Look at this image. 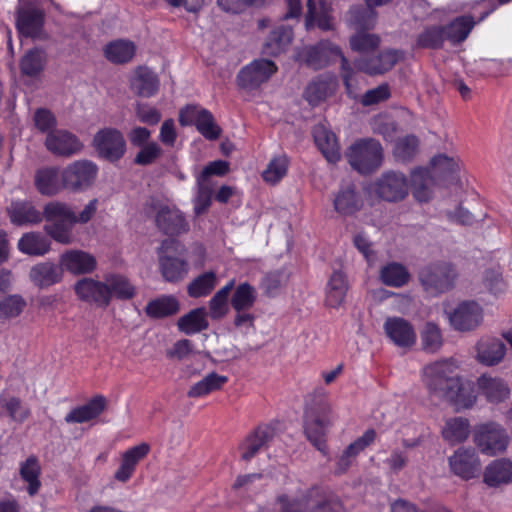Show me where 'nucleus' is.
I'll return each instance as SVG.
<instances>
[{
    "label": "nucleus",
    "instance_id": "nucleus-1",
    "mask_svg": "<svg viewBox=\"0 0 512 512\" xmlns=\"http://www.w3.org/2000/svg\"><path fill=\"white\" fill-rule=\"evenodd\" d=\"M422 381L431 396L448 402L457 411L471 408L476 402L474 385L455 375L452 360H439L424 366Z\"/></svg>",
    "mask_w": 512,
    "mask_h": 512
},
{
    "label": "nucleus",
    "instance_id": "nucleus-2",
    "mask_svg": "<svg viewBox=\"0 0 512 512\" xmlns=\"http://www.w3.org/2000/svg\"><path fill=\"white\" fill-rule=\"evenodd\" d=\"M275 512H345L341 498L328 486L313 484L295 496L280 493L275 497Z\"/></svg>",
    "mask_w": 512,
    "mask_h": 512
},
{
    "label": "nucleus",
    "instance_id": "nucleus-3",
    "mask_svg": "<svg viewBox=\"0 0 512 512\" xmlns=\"http://www.w3.org/2000/svg\"><path fill=\"white\" fill-rule=\"evenodd\" d=\"M334 416L325 392L312 395L304 408L303 431L307 440L322 455H328L327 435L333 425Z\"/></svg>",
    "mask_w": 512,
    "mask_h": 512
},
{
    "label": "nucleus",
    "instance_id": "nucleus-4",
    "mask_svg": "<svg viewBox=\"0 0 512 512\" xmlns=\"http://www.w3.org/2000/svg\"><path fill=\"white\" fill-rule=\"evenodd\" d=\"M334 57L341 59V76L343 84L350 94L354 71L348 59L343 55L341 48L329 40H320L314 45L304 46L297 53V60L313 70H320L329 65Z\"/></svg>",
    "mask_w": 512,
    "mask_h": 512
},
{
    "label": "nucleus",
    "instance_id": "nucleus-5",
    "mask_svg": "<svg viewBox=\"0 0 512 512\" xmlns=\"http://www.w3.org/2000/svg\"><path fill=\"white\" fill-rule=\"evenodd\" d=\"M159 271L163 279L169 283L182 281L189 272L186 246L175 238L161 241L157 248Z\"/></svg>",
    "mask_w": 512,
    "mask_h": 512
},
{
    "label": "nucleus",
    "instance_id": "nucleus-6",
    "mask_svg": "<svg viewBox=\"0 0 512 512\" xmlns=\"http://www.w3.org/2000/svg\"><path fill=\"white\" fill-rule=\"evenodd\" d=\"M43 219L51 223L44 228L52 239L62 244L70 243L76 214L67 203L57 200L48 202L43 208Z\"/></svg>",
    "mask_w": 512,
    "mask_h": 512
},
{
    "label": "nucleus",
    "instance_id": "nucleus-7",
    "mask_svg": "<svg viewBox=\"0 0 512 512\" xmlns=\"http://www.w3.org/2000/svg\"><path fill=\"white\" fill-rule=\"evenodd\" d=\"M346 157L354 170L362 175H369L382 165L383 147L376 139H359L349 147Z\"/></svg>",
    "mask_w": 512,
    "mask_h": 512
},
{
    "label": "nucleus",
    "instance_id": "nucleus-8",
    "mask_svg": "<svg viewBox=\"0 0 512 512\" xmlns=\"http://www.w3.org/2000/svg\"><path fill=\"white\" fill-rule=\"evenodd\" d=\"M366 190L369 195L379 200L397 203L409 195L410 181L403 172L388 170L376 178Z\"/></svg>",
    "mask_w": 512,
    "mask_h": 512
},
{
    "label": "nucleus",
    "instance_id": "nucleus-9",
    "mask_svg": "<svg viewBox=\"0 0 512 512\" xmlns=\"http://www.w3.org/2000/svg\"><path fill=\"white\" fill-rule=\"evenodd\" d=\"M45 10L36 1L23 0L15 12V26L20 36L41 39L44 33Z\"/></svg>",
    "mask_w": 512,
    "mask_h": 512
},
{
    "label": "nucleus",
    "instance_id": "nucleus-10",
    "mask_svg": "<svg viewBox=\"0 0 512 512\" xmlns=\"http://www.w3.org/2000/svg\"><path fill=\"white\" fill-rule=\"evenodd\" d=\"M457 276L455 266L448 262L432 263L419 272V280L425 291L433 295L451 290Z\"/></svg>",
    "mask_w": 512,
    "mask_h": 512
},
{
    "label": "nucleus",
    "instance_id": "nucleus-11",
    "mask_svg": "<svg viewBox=\"0 0 512 512\" xmlns=\"http://www.w3.org/2000/svg\"><path fill=\"white\" fill-rule=\"evenodd\" d=\"M181 126H195L207 140H216L221 135V128L216 124L213 114L195 104H188L179 111Z\"/></svg>",
    "mask_w": 512,
    "mask_h": 512
},
{
    "label": "nucleus",
    "instance_id": "nucleus-12",
    "mask_svg": "<svg viewBox=\"0 0 512 512\" xmlns=\"http://www.w3.org/2000/svg\"><path fill=\"white\" fill-rule=\"evenodd\" d=\"M277 422L260 423L239 444L240 457L250 462L260 451L268 449L277 433Z\"/></svg>",
    "mask_w": 512,
    "mask_h": 512
},
{
    "label": "nucleus",
    "instance_id": "nucleus-13",
    "mask_svg": "<svg viewBox=\"0 0 512 512\" xmlns=\"http://www.w3.org/2000/svg\"><path fill=\"white\" fill-rule=\"evenodd\" d=\"M508 441L506 430L498 423L488 422L474 429V443L483 454L494 456L503 452Z\"/></svg>",
    "mask_w": 512,
    "mask_h": 512
},
{
    "label": "nucleus",
    "instance_id": "nucleus-14",
    "mask_svg": "<svg viewBox=\"0 0 512 512\" xmlns=\"http://www.w3.org/2000/svg\"><path fill=\"white\" fill-rule=\"evenodd\" d=\"M98 174V166L90 160H77L66 166L61 172L65 189L80 191L92 185Z\"/></svg>",
    "mask_w": 512,
    "mask_h": 512
},
{
    "label": "nucleus",
    "instance_id": "nucleus-15",
    "mask_svg": "<svg viewBox=\"0 0 512 512\" xmlns=\"http://www.w3.org/2000/svg\"><path fill=\"white\" fill-rule=\"evenodd\" d=\"M93 146L101 158L112 163L119 161L126 152L124 136L115 128L99 130L93 138Z\"/></svg>",
    "mask_w": 512,
    "mask_h": 512
},
{
    "label": "nucleus",
    "instance_id": "nucleus-16",
    "mask_svg": "<svg viewBox=\"0 0 512 512\" xmlns=\"http://www.w3.org/2000/svg\"><path fill=\"white\" fill-rule=\"evenodd\" d=\"M277 70V65L272 60H253L239 71L237 84L242 89H257L261 84L267 82Z\"/></svg>",
    "mask_w": 512,
    "mask_h": 512
},
{
    "label": "nucleus",
    "instance_id": "nucleus-17",
    "mask_svg": "<svg viewBox=\"0 0 512 512\" xmlns=\"http://www.w3.org/2000/svg\"><path fill=\"white\" fill-rule=\"evenodd\" d=\"M155 224L160 232L174 238L189 231V223L176 207L161 206L155 216Z\"/></svg>",
    "mask_w": 512,
    "mask_h": 512
},
{
    "label": "nucleus",
    "instance_id": "nucleus-18",
    "mask_svg": "<svg viewBox=\"0 0 512 512\" xmlns=\"http://www.w3.org/2000/svg\"><path fill=\"white\" fill-rule=\"evenodd\" d=\"M483 320V309L475 301H463L449 314L452 327L458 331H471Z\"/></svg>",
    "mask_w": 512,
    "mask_h": 512
},
{
    "label": "nucleus",
    "instance_id": "nucleus-19",
    "mask_svg": "<svg viewBox=\"0 0 512 512\" xmlns=\"http://www.w3.org/2000/svg\"><path fill=\"white\" fill-rule=\"evenodd\" d=\"M74 291L81 301L103 308L110 304V291L106 282L84 277L75 283Z\"/></svg>",
    "mask_w": 512,
    "mask_h": 512
},
{
    "label": "nucleus",
    "instance_id": "nucleus-20",
    "mask_svg": "<svg viewBox=\"0 0 512 512\" xmlns=\"http://www.w3.org/2000/svg\"><path fill=\"white\" fill-rule=\"evenodd\" d=\"M451 471L464 480L477 477L480 473V460L472 448H459L449 457Z\"/></svg>",
    "mask_w": 512,
    "mask_h": 512
},
{
    "label": "nucleus",
    "instance_id": "nucleus-21",
    "mask_svg": "<svg viewBox=\"0 0 512 512\" xmlns=\"http://www.w3.org/2000/svg\"><path fill=\"white\" fill-rule=\"evenodd\" d=\"M45 146L52 154L63 157H70L83 148L76 135L62 129L50 131L46 136Z\"/></svg>",
    "mask_w": 512,
    "mask_h": 512
},
{
    "label": "nucleus",
    "instance_id": "nucleus-22",
    "mask_svg": "<svg viewBox=\"0 0 512 512\" xmlns=\"http://www.w3.org/2000/svg\"><path fill=\"white\" fill-rule=\"evenodd\" d=\"M151 451V446L142 442L128 448L121 454L120 465L114 473V479L121 483L128 482L134 475L138 464L144 460Z\"/></svg>",
    "mask_w": 512,
    "mask_h": 512
},
{
    "label": "nucleus",
    "instance_id": "nucleus-23",
    "mask_svg": "<svg viewBox=\"0 0 512 512\" xmlns=\"http://www.w3.org/2000/svg\"><path fill=\"white\" fill-rule=\"evenodd\" d=\"M399 60V54L396 50L388 49L381 51L378 55L367 57L361 55L354 60V66L357 70L369 75L383 74L391 70Z\"/></svg>",
    "mask_w": 512,
    "mask_h": 512
},
{
    "label": "nucleus",
    "instance_id": "nucleus-24",
    "mask_svg": "<svg viewBox=\"0 0 512 512\" xmlns=\"http://www.w3.org/2000/svg\"><path fill=\"white\" fill-rule=\"evenodd\" d=\"M383 328L387 337L398 347L408 348L416 342L415 330L404 318L388 317Z\"/></svg>",
    "mask_w": 512,
    "mask_h": 512
},
{
    "label": "nucleus",
    "instance_id": "nucleus-25",
    "mask_svg": "<svg viewBox=\"0 0 512 512\" xmlns=\"http://www.w3.org/2000/svg\"><path fill=\"white\" fill-rule=\"evenodd\" d=\"M306 6L305 27L307 30L314 26L322 31L335 30L333 10L330 4L320 1L317 5L316 0H307Z\"/></svg>",
    "mask_w": 512,
    "mask_h": 512
},
{
    "label": "nucleus",
    "instance_id": "nucleus-26",
    "mask_svg": "<svg viewBox=\"0 0 512 512\" xmlns=\"http://www.w3.org/2000/svg\"><path fill=\"white\" fill-rule=\"evenodd\" d=\"M159 86V78L152 69L147 66L135 68L130 79V88L137 96L150 98L158 92Z\"/></svg>",
    "mask_w": 512,
    "mask_h": 512
},
{
    "label": "nucleus",
    "instance_id": "nucleus-27",
    "mask_svg": "<svg viewBox=\"0 0 512 512\" xmlns=\"http://www.w3.org/2000/svg\"><path fill=\"white\" fill-rule=\"evenodd\" d=\"M62 269L75 274H88L95 270L97 262L93 255L82 250H68L59 259Z\"/></svg>",
    "mask_w": 512,
    "mask_h": 512
},
{
    "label": "nucleus",
    "instance_id": "nucleus-28",
    "mask_svg": "<svg viewBox=\"0 0 512 512\" xmlns=\"http://www.w3.org/2000/svg\"><path fill=\"white\" fill-rule=\"evenodd\" d=\"M107 401L103 395L92 397L86 404L73 408L66 414L67 424L85 423L99 417L106 409Z\"/></svg>",
    "mask_w": 512,
    "mask_h": 512
},
{
    "label": "nucleus",
    "instance_id": "nucleus-29",
    "mask_svg": "<svg viewBox=\"0 0 512 512\" xmlns=\"http://www.w3.org/2000/svg\"><path fill=\"white\" fill-rule=\"evenodd\" d=\"M477 387L479 393L488 402L494 404L505 401L510 395V389L503 379L487 374H483L477 379Z\"/></svg>",
    "mask_w": 512,
    "mask_h": 512
},
{
    "label": "nucleus",
    "instance_id": "nucleus-30",
    "mask_svg": "<svg viewBox=\"0 0 512 512\" xmlns=\"http://www.w3.org/2000/svg\"><path fill=\"white\" fill-rule=\"evenodd\" d=\"M293 29L289 26H278L273 29L266 38L262 54L271 57H277L284 53L293 40Z\"/></svg>",
    "mask_w": 512,
    "mask_h": 512
},
{
    "label": "nucleus",
    "instance_id": "nucleus-31",
    "mask_svg": "<svg viewBox=\"0 0 512 512\" xmlns=\"http://www.w3.org/2000/svg\"><path fill=\"white\" fill-rule=\"evenodd\" d=\"M313 138L316 146L327 161L336 163L340 160V147L336 135L323 125H317L313 129Z\"/></svg>",
    "mask_w": 512,
    "mask_h": 512
},
{
    "label": "nucleus",
    "instance_id": "nucleus-32",
    "mask_svg": "<svg viewBox=\"0 0 512 512\" xmlns=\"http://www.w3.org/2000/svg\"><path fill=\"white\" fill-rule=\"evenodd\" d=\"M348 288L346 275L342 271H334L326 284L325 305L339 308L344 303Z\"/></svg>",
    "mask_w": 512,
    "mask_h": 512
},
{
    "label": "nucleus",
    "instance_id": "nucleus-33",
    "mask_svg": "<svg viewBox=\"0 0 512 512\" xmlns=\"http://www.w3.org/2000/svg\"><path fill=\"white\" fill-rule=\"evenodd\" d=\"M34 184L37 191L45 196L56 195L64 188L61 173L57 167L38 169L35 173Z\"/></svg>",
    "mask_w": 512,
    "mask_h": 512
},
{
    "label": "nucleus",
    "instance_id": "nucleus-34",
    "mask_svg": "<svg viewBox=\"0 0 512 512\" xmlns=\"http://www.w3.org/2000/svg\"><path fill=\"white\" fill-rule=\"evenodd\" d=\"M483 481L489 487H499L512 482V462L508 459L492 461L484 470Z\"/></svg>",
    "mask_w": 512,
    "mask_h": 512
},
{
    "label": "nucleus",
    "instance_id": "nucleus-35",
    "mask_svg": "<svg viewBox=\"0 0 512 512\" xmlns=\"http://www.w3.org/2000/svg\"><path fill=\"white\" fill-rule=\"evenodd\" d=\"M475 24L476 21L472 15H461L454 18L448 24L442 25L445 30L446 40L453 45L464 42Z\"/></svg>",
    "mask_w": 512,
    "mask_h": 512
},
{
    "label": "nucleus",
    "instance_id": "nucleus-36",
    "mask_svg": "<svg viewBox=\"0 0 512 512\" xmlns=\"http://www.w3.org/2000/svg\"><path fill=\"white\" fill-rule=\"evenodd\" d=\"M433 173L439 179L456 184L460 181V166L457 160L445 154H438L431 159Z\"/></svg>",
    "mask_w": 512,
    "mask_h": 512
},
{
    "label": "nucleus",
    "instance_id": "nucleus-37",
    "mask_svg": "<svg viewBox=\"0 0 512 512\" xmlns=\"http://www.w3.org/2000/svg\"><path fill=\"white\" fill-rule=\"evenodd\" d=\"M8 214L11 222L18 226L38 224L43 220V212L37 210L35 206L28 201L12 202Z\"/></svg>",
    "mask_w": 512,
    "mask_h": 512
},
{
    "label": "nucleus",
    "instance_id": "nucleus-38",
    "mask_svg": "<svg viewBox=\"0 0 512 512\" xmlns=\"http://www.w3.org/2000/svg\"><path fill=\"white\" fill-rule=\"evenodd\" d=\"M180 304L173 295H162L150 300L145 306V314L151 319H164L178 313Z\"/></svg>",
    "mask_w": 512,
    "mask_h": 512
},
{
    "label": "nucleus",
    "instance_id": "nucleus-39",
    "mask_svg": "<svg viewBox=\"0 0 512 512\" xmlns=\"http://www.w3.org/2000/svg\"><path fill=\"white\" fill-rule=\"evenodd\" d=\"M105 58L113 64H126L136 53V46L132 41L117 39L109 42L103 48Z\"/></svg>",
    "mask_w": 512,
    "mask_h": 512
},
{
    "label": "nucleus",
    "instance_id": "nucleus-40",
    "mask_svg": "<svg viewBox=\"0 0 512 512\" xmlns=\"http://www.w3.org/2000/svg\"><path fill=\"white\" fill-rule=\"evenodd\" d=\"M476 348L479 361L488 366L499 363L506 352L504 343L496 338H482Z\"/></svg>",
    "mask_w": 512,
    "mask_h": 512
},
{
    "label": "nucleus",
    "instance_id": "nucleus-41",
    "mask_svg": "<svg viewBox=\"0 0 512 512\" xmlns=\"http://www.w3.org/2000/svg\"><path fill=\"white\" fill-rule=\"evenodd\" d=\"M178 330L185 335H194L209 327L207 313L204 307L190 310L177 321Z\"/></svg>",
    "mask_w": 512,
    "mask_h": 512
},
{
    "label": "nucleus",
    "instance_id": "nucleus-42",
    "mask_svg": "<svg viewBox=\"0 0 512 512\" xmlns=\"http://www.w3.org/2000/svg\"><path fill=\"white\" fill-rule=\"evenodd\" d=\"M31 281L39 288L52 286L62 279V267L44 262L33 266L30 270Z\"/></svg>",
    "mask_w": 512,
    "mask_h": 512
},
{
    "label": "nucleus",
    "instance_id": "nucleus-43",
    "mask_svg": "<svg viewBox=\"0 0 512 512\" xmlns=\"http://www.w3.org/2000/svg\"><path fill=\"white\" fill-rule=\"evenodd\" d=\"M333 204L336 212L344 216H350L361 209L363 201L355 188L348 186L339 190Z\"/></svg>",
    "mask_w": 512,
    "mask_h": 512
},
{
    "label": "nucleus",
    "instance_id": "nucleus-44",
    "mask_svg": "<svg viewBox=\"0 0 512 512\" xmlns=\"http://www.w3.org/2000/svg\"><path fill=\"white\" fill-rule=\"evenodd\" d=\"M46 62L47 55L43 49H29L20 59V72L24 76L37 77L43 72Z\"/></svg>",
    "mask_w": 512,
    "mask_h": 512
},
{
    "label": "nucleus",
    "instance_id": "nucleus-45",
    "mask_svg": "<svg viewBox=\"0 0 512 512\" xmlns=\"http://www.w3.org/2000/svg\"><path fill=\"white\" fill-rule=\"evenodd\" d=\"M228 382V377L216 372L207 374L203 379L193 384L187 392L189 398L205 397L219 391Z\"/></svg>",
    "mask_w": 512,
    "mask_h": 512
},
{
    "label": "nucleus",
    "instance_id": "nucleus-46",
    "mask_svg": "<svg viewBox=\"0 0 512 512\" xmlns=\"http://www.w3.org/2000/svg\"><path fill=\"white\" fill-rule=\"evenodd\" d=\"M470 434L469 420L463 417H453L445 421L442 429L443 439L451 445L464 442Z\"/></svg>",
    "mask_w": 512,
    "mask_h": 512
},
{
    "label": "nucleus",
    "instance_id": "nucleus-47",
    "mask_svg": "<svg viewBox=\"0 0 512 512\" xmlns=\"http://www.w3.org/2000/svg\"><path fill=\"white\" fill-rule=\"evenodd\" d=\"M50 240L39 232H28L18 241V249L30 256H43L50 250Z\"/></svg>",
    "mask_w": 512,
    "mask_h": 512
},
{
    "label": "nucleus",
    "instance_id": "nucleus-48",
    "mask_svg": "<svg viewBox=\"0 0 512 512\" xmlns=\"http://www.w3.org/2000/svg\"><path fill=\"white\" fill-rule=\"evenodd\" d=\"M19 474L21 479L28 484L27 492L30 496L36 495L41 488V466L35 456H29L20 464Z\"/></svg>",
    "mask_w": 512,
    "mask_h": 512
},
{
    "label": "nucleus",
    "instance_id": "nucleus-49",
    "mask_svg": "<svg viewBox=\"0 0 512 512\" xmlns=\"http://www.w3.org/2000/svg\"><path fill=\"white\" fill-rule=\"evenodd\" d=\"M379 277L386 286L399 288L408 283L410 274L401 263L390 262L381 268Z\"/></svg>",
    "mask_w": 512,
    "mask_h": 512
},
{
    "label": "nucleus",
    "instance_id": "nucleus-50",
    "mask_svg": "<svg viewBox=\"0 0 512 512\" xmlns=\"http://www.w3.org/2000/svg\"><path fill=\"white\" fill-rule=\"evenodd\" d=\"M446 41L445 30L442 25L426 26L416 37L418 48L438 50L443 48Z\"/></svg>",
    "mask_w": 512,
    "mask_h": 512
},
{
    "label": "nucleus",
    "instance_id": "nucleus-51",
    "mask_svg": "<svg viewBox=\"0 0 512 512\" xmlns=\"http://www.w3.org/2000/svg\"><path fill=\"white\" fill-rule=\"evenodd\" d=\"M256 300V289L248 282H243L235 288L230 303L235 312H241L251 309Z\"/></svg>",
    "mask_w": 512,
    "mask_h": 512
},
{
    "label": "nucleus",
    "instance_id": "nucleus-52",
    "mask_svg": "<svg viewBox=\"0 0 512 512\" xmlns=\"http://www.w3.org/2000/svg\"><path fill=\"white\" fill-rule=\"evenodd\" d=\"M217 284V275L213 271L204 272L195 277L187 286V294L191 298L206 297L211 294Z\"/></svg>",
    "mask_w": 512,
    "mask_h": 512
},
{
    "label": "nucleus",
    "instance_id": "nucleus-53",
    "mask_svg": "<svg viewBox=\"0 0 512 512\" xmlns=\"http://www.w3.org/2000/svg\"><path fill=\"white\" fill-rule=\"evenodd\" d=\"M105 280L108 290L110 291V300L112 297L119 300H130L136 294L134 285L123 275L111 274L107 276Z\"/></svg>",
    "mask_w": 512,
    "mask_h": 512
},
{
    "label": "nucleus",
    "instance_id": "nucleus-54",
    "mask_svg": "<svg viewBox=\"0 0 512 512\" xmlns=\"http://www.w3.org/2000/svg\"><path fill=\"white\" fill-rule=\"evenodd\" d=\"M430 172L426 168L417 167L411 173L410 187H413V196L419 202H428L431 199V190L428 187Z\"/></svg>",
    "mask_w": 512,
    "mask_h": 512
},
{
    "label": "nucleus",
    "instance_id": "nucleus-55",
    "mask_svg": "<svg viewBox=\"0 0 512 512\" xmlns=\"http://www.w3.org/2000/svg\"><path fill=\"white\" fill-rule=\"evenodd\" d=\"M419 139L413 134L398 138L393 148V156L397 162H410L419 149Z\"/></svg>",
    "mask_w": 512,
    "mask_h": 512
},
{
    "label": "nucleus",
    "instance_id": "nucleus-56",
    "mask_svg": "<svg viewBox=\"0 0 512 512\" xmlns=\"http://www.w3.org/2000/svg\"><path fill=\"white\" fill-rule=\"evenodd\" d=\"M376 13L373 8L361 5L353 6L349 10V22L358 30H368L373 26Z\"/></svg>",
    "mask_w": 512,
    "mask_h": 512
},
{
    "label": "nucleus",
    "instance_id": "nucleus-57",
    "mask_svg": "<svg viewBox=\"0 0 512 512\" xmlns=\"http://www.w3.org/2000/svg\"><path fill=\"white\" fill-rule=\"evenodd\" d=\"M421 343L425 352L435 353L443 344L442 334L438 325L427 322L421 331Z\"/></svg>",
    "mask_w": 512,
    "mask_h": 512
},
{
    "label": "nucleus",
    "instance_id": "nucleus-58",
    "mask_svg": "<svg viewBox=\"0 0 512 512\" xmlns=\"http://www.w3.org/2000/svg\"><path fill=\"white\" fill-rule=\"evenodd\" d=\"M289 161L285 155L274 157L262 173V178L270 184L278 183L288 170Z\"/></svg>",
    "mask_w": 512,
    "mask_h": 512
},
{
    "label": "nucleus",
    "instance_id": "nucleus-59",
    "mask_svg": "<svg viewBox=\"0 0 512 512\" xmlns=\"http://www.w3.org/2000/svg\"><path fill=\"white\" fill-rule=\"evenodd\" d=\"M330 93V83L324 79H317L308 84L304 97L309 104L316 106L324 101Z\"/></svg>",
    "mask_w": 512,
    "mask_h": 512
},
{
    "label": "nucleus",
    "instance_id": "nucleus-60",
    "mask_svg": "<svg viewBox=\"0 0 512 512\" xmlns=\"http://www.w3.org/2000/svg\"><path fill=\"white\" fill-rule=\"evenodd\" d=\"M380 38L375 34L358 32L350 38V46L353 51L368 54L378 48Z\"/></svg>",
    "mask_w": 512,
    "mask_h": 512
},
{
    "label": "nucleus",
    "instance_id": "nucleus-61",
    "mask_svg": "<svg viewBox=\"0 0 512 512\" xmlns=\"http://www.w3.org/2000/svg\"><path fill=\"white\" fill-rule=\"evenodd\" d=\"M26 306L20 295H9L0 300V319H9L19 316Z\"/></svg>",
    "mask_w": 512,
    "mask_h": 512
},
{
    "label": "nucleus",
    "instance_id": "nucleus-62",
    "mask_svg": "<svg viewBox=\"0 0 512 512\" xmlns=\"http://www.w3.org/2000/svg\"><path fill=\"white\" fill-rule=\"evenodd\" d=\"M0 404L9 417L18 423H23L30 415V410L22 405V401L18 397H1Z\"/></svg>",
    "mask_w": 512,
    "mask_h": 512
},
{
    "label": "nucleus",
    "instance_id": "nucleus-63",
    "mask_svg": "<svg viewBox=\"0 0 512 512\" xmlns=\"http://www.w3.org/2000/svg\"><path fill=\"white\" fill-rule=\"evenodd\" d=\"M375 439L376 431L372 428L367 429L362 436L350 443L345 450L355 459L362 451L370 446Z\"/></svg>",
    "mask_w": 512,
    "mask_h": 512
},
{
    "label": "nucleus",
    "instance_id": "nucleus-64",
    "mask_svg": "<svg viewBox=\"0 0 512 512\" xmlns=\"http://www.w3.org/2000/svg\"><path fill=\"white\" fill-rule=\"evenodd\" d=\"M135 113L141 123L150 126L157 125L161 120L160 111L147 103H138L135 108Z\"/></svg>",
    "mask_w": 512,
    "mask_h": 512
}]
</instances>
